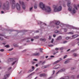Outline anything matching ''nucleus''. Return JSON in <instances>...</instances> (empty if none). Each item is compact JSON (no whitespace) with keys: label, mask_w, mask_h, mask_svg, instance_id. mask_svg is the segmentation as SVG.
Listing matches in <instances>:
<instances>
[{"label":"nucleus","mask_w":79,"mask_h":79,"mask_svg":"<svg viewBox=\"0 0 79 79\" xmlns=\"http://www.w3.org/2000/svg\"><path fill=\"white\" fill-rule=\"evenodd\" d=\"M16 6L17 10H20L21 9V7H20V5H19V4L17 3L16 4Z\"/></svg>","instance_id":"423d86ee"},{"label":"nucleus","mask_w":79,"mask_h":79,"mask_svg":"<svg viewBox=\"0 0 79 79\" xmlns=\"http://www.w3.org/2000/svg\"><path fill=\"white\" fill-rule=\"evenodd\" d=\"M16 59L15 58H10L8 59L9 61H12L13 60H15Z\"/></svg>","instance_id":"6e6552de"},{"label":"nucleus","mask_w":79,"mask_h":79,"mask_svg":"<svg viewBox=\"0 0 79 79\" xmlns=\"http://www.w3.org/2000/svg\"><path fill=\"white\" fill-rule=\"evenodd\" d=\"M77 40H79V38H78L77 39Z\"/></svg>","instance_id":"774afa93"},{"label":"nucleus","mask_w":79,"mask_h":79,"mask_svg":"<svg viewBox=\"0 0 79 79\" xmlns=\"http://www.w3.org/2000/svg\"><path fill=\"white\" fill-rule=\"evenodd\" d=\"M1 13H2V14H3V13H4V11H1Z\"/></svg>","instance_id":"6e6d98bb"},{"label":"nucleus","mask_w":79,"mask_h":79,"mask_svg":"<svg viewBox=\"0 0 79 79\" xmlns=\"http://www.w3.org/2000/svg\"><path fill=\"white\" fill-rule=\"evenodd\" d=\"M65 79H69V77H68V76H67L65 78Z\"/></svg>","instance_id":"393cba45"},{"label":"nucleus","mask_w":79,"mask_h":79,"mask_svg":"<svg viewBox=\"0 0 79 79\" xmlns=\"http://www.w3.org/2000/svg\"><path fill=\"white\" fill-rule=\"evenodd\" d=\"M67 43V41H64V42H63V44H65V43Z\"/></svg>","instance_id":"a18cd8bd"},{"label":"nucleus","mask_w":79,"mask_h":79,"mask_svg":"<svg viewBox=\"0 0 79 79\" xmlns=\"http://www.w3.org/2000/svg\"><path fill=\"white\" fill-rule=\"evenodd\" d=\"M48 67V66H43L42 67V69H44V68H47Z\"/></svg>","instance_id":"dca6fc26"},{"label":"nucleus","mask_w":79,"mask_h":79,"mask_svg":"<svg viewBox=\"0 0 79 79\" xmlns=\"http://www.w3.org/2000/svg\"><path fill=\"white\" fill-rule=\"evenodd\" d=\"M40 50L41 53H43V51H42V50H43V49H42L40 48Z\"/></svg>","instance_id":"5701e85b"},{"label":"nucleus","mask_w":79,"mask_h":79,"mask_svg":"<svg viewBox=\"0 0 79 79\" xmlns=\"http://www.w3.org/2000/svg\"><path fill=\"white\" fill-rule=\"evenodd\" d=\"M39 68H37L36 70V71H39Z\"/></svg>","instance_id":"8fccbe9b"},{"label":"nucleus","mask_w":79,"mask_h":79,"mask_svg":"<svg viewBox=\"0 0 79 79\" xmlns=\"http://www.w3.org/2000/svg\"><path fill=\"white\" fill-rule=\"evenodd\" d=\"M0 40H3V39L1 38V37H0Z\"/></svg>","instance_id":"4c0bfd02"},{"label":"nucleus","mask_w":79,"mask_h":79,"mask_svg":"<svg viewBox=\"0 0 79 79\" xmlns=\"http://www.w3.org/2000/svg\"><path fill=\"white\" fill-rule=\"evenodd\" d=\"M71 5V2H69L67 4V6L68 7H69L70 6V5Z\"/></svg>","instance_id":"2eb2a0df"},{"label":"nucleus","mask_w":79,"mask_h":79,"mask_svg":"<svg viewBox=\"0 0 79 79\" xmlns=\"http://www.w3.org/2000/svg\"><path fill=\"white\" fill-rule=\"evenodd\" d=\"M68 10L70 11H72V7H69L68 9Z\"/></svg>","instance_id":"6ab92c4d"},{"label":"nucleus","mask_w":79,"mask_h":79,"mask_svg":"<svg viewBox=\"0 0 79 79\" xmlns=\"http://www.w3.org/2000/svg\"><path fill=\"white\" fill-rule=\"evenodd\" d=\"M73 56L76 57V56H78V55H77V54H76V53H74L73 54Z\"/></svg>","instance_id":"f3484780"},{"label":"nucleus","mask_w":79,"mask_h":79,"mask_svg":"<svg viewBox=\"0 0 79 79\" xmlns=\"http://www.w3.org/2000/svg\"><path fill=\"white\" fill-rule=\"evenodd\" d=\"M67 57V55H65L63 57V59H65Z\"/></svg>","instance_id":"473e14b6"},{"label":"nucleus","mask_w":79,"mask_h":79,"mask_svg":"<svg viewBox=\"0 0 79 79\" xmlns=\"http://www.w3.org/2000/svg\"><path fill=\"white\" fill-rule=\"evenodd\" d=\"M32 70L31 69H30L28 72V73H29L30 72H32V71H34V66H32Z\"/></svg>","instance_id":"1a4fd4ad"},{"label":"nucleus","mask_w":79,"mask_h":79,"mask_svg":"<svg viewBox=\"0 0 79 79\" xmlns=\"http://www.w3.org/2000/svg\"><path fill=\"white\" fill-rule=\"evenodd\" d=\"M76 67L72 68H71V70H74V69H76Z\"/></svg>","instance_id":"7c9ffc66"},{"label":"nucleus","mask_w":79,"mask_h":79,"mask_svg":"<svg viewBox=\"0 0 79 79\" xmlns=\"http://www.w3.org/2000/svg\"><path fill=\"white\" fill-rule=\"evenodd\" d=\"M53 74H55V71L53 70Z\"/></svg>","instance_id":"3c124183"},{"label":"nucleus","mask_w":79,"mask_h":79,"mask_svg":"<svg viewBox=\"0 0 79 79\" xmlns=\"http://www.w3.org/2000/svg\"><path fill=\"white\" fill-rule=\"evenodd\" d=\"M74 7L76 9V10H78L77 8V6H76L74 5Z\"/></svg>","instance_id":"b1692460"},{"label":"nucleus","mask_w":79,"mask_h":79,"mask_svg":"<svg viewBox=\"0 0 79 79\" xmlns=\"http://www.w3.org/2000/svg\"><path fill=\"white\" fill-rule=\"evenodd\" d=\"M31 40L32 42V41H34V39H31Z\"/></svg>","instance_id":"bf43d9fd"},{"label":"nucleus","mask_w":79,"mask_h":79,"mask_svg":"<svg viewBox=\"0 0 79 79\" xmlns=\"http://www.w3.org/2000/svg\"><path fill=\"white\" fill-rule=\"evenodd\" d=\"M72 13H74V14H75V13H76V10H75V9L74 8L73 9Z\"/></svg>","instance_id":"4468645a"},{"label":"nucleus","mask_w":79,"mask_h":79,"mask_svg":"<svg viewBox=\"0 0 79 79\" xmlns=\"http://www.w3.org/2000/svg\"><path fill=\"white\" fill-rule=\"evenodd\" d=\"M19 3L20 5H22V6H23V10H25V9H26V7H25V5H24V2H22L21 1H19Z\"/></svg>","instance_id":"39448f33"},{"label":"nucleus","mask_w":79,"mask_h":79,"mask_svg":"<svg viewBox=\"0 0 79 79\" xmlns=\"http://www.w3.org/2000/svg\"><path fill=\"white\" fill-rule=\"evenodd\" d=\"M71 38V37H66V39H69Z\"/></svg>","instance_id":"c9c22d12"},{"label":"nucleus","mask_w":79,"mask_h":79,"mask_svg":"<svg viewBox=\"0 0 79 79\" xmlns=\"http://www.w3.org/2000/svg\"><path fill=\"white\" fill-rule=\"evenodd\" d=\"M40 55V53H35L33 54V56H39Z\"/></svg>","instance_id":"9b49d317"},{"label":"nucleus","mask_w":79,"mask_h":79,"mask_svg":"<svg viewBox=\"0 0 79 79\" xmlns=\"http://www.w3.org/2000/svg\"><path fill=\"white\" fill-rule=\"evenodd\" d=\"M53 36L54 37H56V35H53Z\"/></svg>","instance_id":"de8ad7c7"},{"label":"nucleus","mask_w":79,"mask_h":79,"mask_svg":"<svg viewBox=\"0 0 79 79\" xmlns=\"http://www.w3.org/2000/svg\"><path fill=\"white\" fill-rule=\"evenodd\" d=\"M63 47H62V48H60V50H63Z\"/></svg>","instance_id":"49530a36"},{"label":"nucleus","mask_w":79,"mask_h":79,"mask_svg":"<svg viewBox=\"0 0 79 79\" xmlns=\"http://www.w3.org/2000/svg\"><path fill=\"white\" fill-rule=\"evenodd\" d=\"M55 50H59V48H55Z\"/></svg>","instance_id":"09e8293b"},{"label":"nucleus","mask_w":79,"mask_h":79,"mask_svg":"<svg viewBox=\"0 0 79 79\" xmlns=\"http://www.w3.org/2000/svg\"><path fill=\"white\" fill-rule=\"evenodd\" d=\"M49 47H53V45H49Z\"/></svg>","instance_id":"a19ab883"},{"label":"nucleus","mask_w":79,"mask_h":79,"mask_svg":"<svg viewBox=\"0 0 79 79\" xmlns=\"http://www.w3.org/2000/svg\"><path fill=\"white\" fill-rule=\"evenodd\" d=\"M12 50H13V48H12L11 49H9L8 51H11Z\"/></svg>","instance_id":"e2e57ef3"},{"label":"nucleus","mask_w":79,"mask_h":79,"mask_svg":"<svg viewBox=\"0 0 79 79\" xmlns=\"http://www.w3.org/2000/svg\"><path fill=\"white\" fill-rule=\"evenodd\" d=\"M55 24L56 25H59V24H60V22L57 21V22H56Z\"/></svg>","instance_id":"a211bd4d"},{"label":"nucleus","mask_w":79,"mask_h":79,"mask_svg":"<svg viewBox=\"0 0 79 79\" xmlns=\"http://www.w3.org/2000/svg\"><path fill=\"white\" fill-rule=\"evenodd\" d=\"M35 32H36V33H37V32H39V31L38 30L36 31Z\"/></svg>","instance_id":"680f3d73"},{"label":"nucleus","mask_w":79,"mask_h":79,"mask_svg":"<svg viewBox=\"0 0 79 79\" xmlns=\"http://www.w3.org/2000/svg\"><path fill=\"white\" fill-rule=\"evenodd\" d=\"M69 50H70V49H68V50H67V52H69Z\"/></svg>","instance_id":"0e129e2a"},{"label":"nucleus","mask_w":79,"mask_h":79,"mask_svg":"<svg viewBox=\"0 0 79 79\" xmlns=\"http://www.w3.org/2000/svg\"><path fill=\"white\" fill-rule=\"evenodd\" d=\"M61 39H62V37L61 36H59L56 39V40H61Z\"/></svg>","instance_id":"f8f14e48"},{"label":"nucleus","mask_w":79,"mask_h":79,"mask_svg":"<svg viewBox=\"0 0 79 79\" xmlns=\"http://www.w3.org/2000/svg\"><path fill=\"white\" fill-rule=\"evenodd\" d=\"M65 70V69H62L61 70H60V71H58L56 74H58V73L59 72H62L63 71H64Z\"/></svg>","instance_id":"ddd939ff"},{"label":"nucleus","mask_w":79,"mask_h":79,"mask_svg":"<svg viewBox=\"0 0 79 79\" xmlns=\"http://www.w3.org/2000/svg\"><path fill=\"white\" fill-rule=\"evenodd\" d=\"M0 51L1 52H3V51H4V49H0Z\"/></svg>","instance_id":"58836bf2"},{"label":"nucleus","mask_w":79,"mask_h":79,"mask_svg":"<svg viewBox=\"0 0 79 79\" xmlns=\"http://www.w3.org/2000/svg\"><path fill=\"white\" fill-rule=\"evenodd\" d=\"M16 61H15L12 64V65H14V64H15V63H16Z\"/></svg>","instance_id":"c756f323"},{"label":"nucleus","mask_w":79,"mask_h":79,"mask_svg":"<svg viewBox=\"0 0 79 79\" xmlns=\"http://www.w3.org/2000/svg\"><path fill=\"white\" fill-rule=\"evenodd\" d=\"M69 60H67L65 62L64 64H67V63H69Z\"/></svg>","instance_id":"aec40b11"},{"label":"nucleus","mask_w":79,"mask_h":79,"mask_svg":"<svg viewBox=\"0 0 79 79\" xmlns=\"http://www.w3.org/2000/svg\"><path fill=\"white\" fill-rule=\"evenodd\" d=\"M59 32V31H57V30H56L55 31V33H58V32Z\"/></svg>","instance_id":"c85d7f7f"},{"label":"nucleus","mask_w":79,"mask_h":79,"mask_svg":"<svg viewBox=\"0 0 79 79\" xmlns=\"http://www.w3.org/2000/svg\"><path fill=\"white\" fill-rule=\"evenodd\" d=\"M48 56H45L46 58H48Z\"/></svg>","instance_id":"052dcab7"},{"label":"nucleus","mask_w":79,"mask_h":79,"mask_svg":"<svg viewBox=\"0 0 79 79\" xmlns=\"http://www.w3.org/2000/svg\"><path fill=\"white\" fill-rule=\"evenodd\" d=\"M0 36H4V35H2V34H0Z\"/></svg>","instance_id":"5fc2aeb1"},{"label":"nucleus","mask_w":79,"mask_h":79,"mask_svg":"<svg viewBox=\"0 0 79 79\" xmlns=\"http://www.w3.org/2000/svg\"><path fill=\"white\" fill-rule=\"evenodd\" d=\"M45 63V61H44V62H43L42 63V64H44V63Z\"/></svg>","instance_id":"4d7b16f0"},{"label":"nucleus","mask_w":79,"mask_h":79,"mask_svg":"<svg viewBox=\"0 0 79 79\" xmlns=\"http://www.w3.org/2000/svg\"><path fill=\"white\" fill-rule=\"evenodd\" d=\"M75 50H73L72 51V52H74V51H75Z\"/></svg>","instance_id":"338daca9"},{"label":"nucleus","mask_w":79,"mask_h":79,"mask_svg":"<svg viewBox=\"0 0 79 79\" xmlns=\"http://www.w3.org/2000/svg\"><path fill=\"white\" fill-rule=\"evenodd\" d=\"M52 57H55V56H51V58H52Z\"/></svg>","instance_id":"13d9d810"},{"label":"nucleus","mask_w":79,"mask_h":79,"mask_svg":"<svg viewBox=\"0 0 79 79\" xmlns=\"http://www.w3.org/2000/svg\"><path fill=\"white\" fill-rule=\"evenodd\" d=\"M53 41H54V39H52L51 42V43H53Z\"/></svg>","instance_id":"e433bc0d"},{"label":"nucleus","mask_w":79,"mask_h":79,"mask_svg":"<svg viewBox=\"0 0 79 79\" xmlns=\"http://www.w3.org/2000/svg\"><path fill=\"white\" fill-rule=\"evenodd\" d=\"M49 39L50 40V39H51V36H49Z\"/></svg>","instance_id":"864d4df0"},{"label":"nucleus","mask_w":79,"mask_h":79,"mask_svg":"<svg viewBox=\"0 0 79 79\" xmlns=\"http://www.w3.org/2000/svg\"><path fill=\"white\" fill-rule=\"evenodd\" d=\"M69 34H73V32H69Z\"/></svg>","instance_id":"f704fd0d"},{"label":"nucleus","mask_w":79,"mask_h":79,"mask_svg":"<svg viewBox=\"0 0 79 79\" xmlns=\"http://www.w3.org/2000/svg\"><path fill=\"white\" fill-rule=\"evenodd\" d=\"M5 47H6L7 48H8V47H10V46H9V45H5Z\"/></svg>","instance_id":"a878e982"},{"label":"nucleus","mask_w":79,"mask_h":79,"mask_svg":"<svg viewBox=\"0 0 79 79\" xmlns=\"http://www.w3.org/2000/svg\"><path fill=\"white\" fill-rule=\"evenodd\" d=\"M33 8V7H31L30 9H29V10L30 11H31L32 10V9Z\"/></svg>","instance_id":"2f4dec72"},{"label":"nucleus","mask_w":79,"mask_h":79,"mask_svg":"<svg viewBox=\"0 0 79 79\" xmlns=\"http://www.w3.org/2000/svg\"><path fill=\"white\" fill-rule=\"evenodd\" d=\"M39 36H36L35 37V39H38V38H39Z\"/></svg>","instance_id":"ea45409f"},{"label":"nucleus","mask_w":79,"mask_h":79,"mask_svg":"<svg viewBox=\"0 0 79 79\" xmlns=\"http://www.w3.org/2000/svg\"><path fill=\"white\" fill-rule=\"evenodd\" d=\"M56 53H58V52H54L53 54L54 55H56Z\"/></svg>","instance_id":"79ce46f5"},{"label":"nucleus","mask_w":79,"mask_h":79,"mask_svg":"<svg viewBox=\"0 0 79 79\" xmlns=\"http://www.w3.org/2000/svg\"><path fill=\"white\" fill-rule=\"evenodd\" d=\"M46 76V74L45 73L41 74L40 75V77H44V76Z\"/></svg>","instance_id":"9d476101"},{"label":"nucleus","mask_w":79,"mask_h":79,"mask_svg":"<svg viewBox=\"0 0 79 79\" xmlns=\"http://www.w3.org/2000/svg\"><path fill=\"white\" fill-rule=\"evenodd\" d=\"M60 60H58L56 61L55 62H54V63H59L60 61Z\"/></svg>","instance_id":"4be33fe9"},{"label":"nucleus","mask_w":79,"mask_h":79,"mask_svg":"<svg viewBox=\"0 0 79 79\" xmlns=\"http://www.w3.org/2000/svg\"><path fill=\"white\" fill-rule=\"evenodd\" d=\"M74 36V38H76V37H78V36H77H77H76V35H72V37H73Z\"/></svg>","instance_id":"72a5a7b5"},{"label":"nucleus","mask_w":79,"mask_h":79,"mask_svg":"<svg viewBox=\"0 0 79 79\" xmlns=\"http://www.w3.org/2000/svg\"><path fill=\"white\" fill-rule=\"evenodd\" d=\"M33 60L34 61H37V59H34Z\"/></svg>","instance_id":"37998d69"},{"label":"nucleus","mask_w":79,"mask_h":79,"mask_svg":"<svg viewBox=\"0 0 79 79\" xmlns=\"http://www.w3.org/2000/svg\"><path fill=\"white\" fill-rule=\"evenodd\" d=\"M41 40H42V41H43L44 42H45V39H40Z\"/></svg>","instance_id":"412c9836"},{"label":"nucleus","mask_w":79,"mask_h":79,"mask_svg":"<svg viewBox=\"0 0 79 79\" xmlns=\"http://www.w3.org/2000/svg\"><path fill=\"white\" fill-rule=\"evenodd\" d=\"M34 8H35V9L37 8V5H35L34 6Z\"/></svg>","instance_id":"cd10ccee"},{"label":"nucleus","mask_w":79,"mask_h":79,"mask_svg":"<svg viewBox=\"0 0 79 79\" xmlns=\"http://www.w3.org/2000/svg\"><path fill=\"white\" fill-rule=\"evenodd\" d=\"M39 6L44 11H47L48 12H50L52 11L50 7L48 6H45V4H44L43 2H40Z\"/></svg>","instance_id":"f257e3e1"},{"label":"nucleus","mask_w":79,"mask_h":79,"mask_svg":"<svg viewBox=\"0 0 79 79\" xmlns=\"http://www.w3.org/2000/svg\"><path fill=\"white\" fill-rule=\"evenodd\" d=\"M3 9L5 8H7V10H9L10 8V4L8 2H7L5 3H4L3 4Z\"/></svg>","instance_id":"7ed1b4c3"},{"label":"nucleus","mask_w":79,"mask_h":79,"mask_svg":"<svg viewBox=\"0 0 79 79\" xmlns=\"http://www.w3.org/2000/svg\"><path fill=\"white\" fill-rule=\"evenodd\" d=\"M53 6L54 8V12H59L62 10V7L61 6H59L58 5L56 6L53 5Z\"/></svg>","instance_id":"f03ea898"},{"label":"nucleus","mask_w":79,"mask_h":79,"mask_svg":"<svg viewBox=\"0 0 79 79\" xmlns=\"http://www.w3.org/2000/svg\"><path fill=\"white\" fill-rule=\"evenodd\" d=\"M73 29H77V28L75 27H73Z\"/></svg>","instance_id":"c03bdc74"},{"label":"nucleus","mask_w":79,"mask_h":79,"mask_svg":"<svg viewBox=\"0 0 79 79\" xmlns=\"http://www.w3.org/2000/svg\"><path fill=\"white\" fill-rule=\"evenodd\" d=\"M10 4H11L12 5V7L13 9H15V8L16 7V5H15V1H11Z\"/></svg>","instance_id":"20e7f679"},{"label":"nucleus","mask_w":79,"mask_h":79,"mask_svg":"<svg viewBox=\"0 0 79 79\" xmlns=\"http://www.w3.org/2000/svg\"><path fill=\"white\" fill-rule=\"evenodd\" d=\"M61 66L60 65H57L53 67V69H56L60 68Z\"/></svg>","instance_id":"0eeeda50"},{"label":"nucleus","mask_w":79,"mask_h":79,"mask_svg":"<svg viewBox=\"0 0 79 79\" xmlns=\"http://www.w3.org/2000/svg\"><path fill=\"white\" fill-rule=\"evenodd\" d=\"M67 29H64V31L65 32H67Z\"/></svg>","instance_id":"603ef678"},{"label":"nucleus","mask_w":79,"mask_h":79,"mask_svg":"<svg viewBox=\"0 0 79 79\" xmlns=\"http://www.w3.org/2000/svg\"><path fill=\"white\" fill-rule=\"evenodd\" d=\"M11 69V67H10L9 68V69L10 70Z\"/></svg>","instance_id":"69168bd1"},{"label":"nucleus","mask_w":79,"mask_h":79,"mask_svg":"<svg viewBox=\"0 0 79 79\" xmlns=\"http://www.w3.org/2000/svg\"><path fill=\"white\" fill-rule=\"evenodd\" d=\"M42 23L40 22V21H39L38 22V24H41Z\"/></svg>","instance_id":"bb28decb"}]
</instances>
